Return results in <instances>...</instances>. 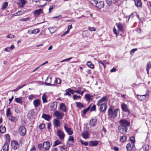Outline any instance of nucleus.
<instances>
[{
  "label": "nucleus",
  "mask_w": 151,
  "mask_h": 151,
  "mask_svg": "<svg viewBox=\"0 0 151 151\" xmlns=\"http://www.w3.org/2000/svg\"><path fill=\"white\" fill-rule=\"evenodd\" d=\"M118 108L115 109L113 111L111 106L109 107L108 111V114L109 118H114L117 116V114L119 111Z\"/></svg>",
  "instance_id": "1"
},
{
  "label": "nucleus",
  "mask_w": 151,
  "mask_h": 151,
  "mask_svg": "<svg viewBox=\"0 0 151 151\" xmlns=\"http://www.w3.org/2000/svg\"><path fill=\"white\" fill-rule=\"evenodd\" d=\"M120 124V126H125L127 127L130 125V123L127 120L123 119H121L119 122Z\"/></svg>",
  "instance_id": "2"
},
{
  "label": "nucleus",
  "mask_w": 151,
  "mask_h": 151,
  "mask_svg": "<svg viewBox=\"0 0 151 151\" xmlns=\"http://www.w3.org/2000/svg\"><path fill=\"white\" fill-rule=\"evenodd\" d=\"M118 129L120 133L124 134L127 132V127L125 126L120 125L118 127Z\"/></svg>",
  "instance_id": "3"
},
{
  "label": "nucleus",
  "mask_w": 151,
  "mask_h": 151,
  "mask_svg": "<svg viewBox=\"0 0 151 151\" xmlns=\"http://www.w3.org/2000/svg\"><path fill=\"white\" fill-rule=\"evenodd\" d=\"M54 114L59 119H62L64 116V114L61 112L57 111H55Z\"/></svg>",
  "instance_id": "4"
},
{
  "label": "nucleus",
  "mask_w": 151,
  "mask_h": 151,
  "mask_svg": "<svg viewBox=\"0 0 151 151\" xmlns=\"http://www.w3.org/2000/svg\"><path fill=\"white\" fill-rule=\"evenodd\" d=\"M57 136L60 140H63L64 138L65 134L63 131L60 129H58L57 131Z\"/></svg>",
  "instance_id": "5"
},
{
  "label": "nucleus",
  "mask_w": 151,
  "mask_h": 151,
  "mask_svg": "<svg viewBox=\"0 0 151 151\" xmlns=\"http://www.w3.org/2000/svg\"><path fill=\"white\" fill-rule=\"evenodd\" d=\"M19 131L20 134L22 136H24L26 134V129L24 126H20L19 128Z\"/></svg>",
  "instance_id": "6"
},
{
  "label": "nucleus",
  "mask_w": 151,
  "mask_h": 151,
  "mask_svg": "<svg viewBox=\"0 0 151 151\" xmlns=\"http://www.w3.org/2000/svg\"><path fill=\"white\" fill-rule=\"evenodd\" d=\"M64 127L66 132L69 135H71L73 134V131L70 128H68L66 124H64Z\"/></svg>",
  "instance_id": "7"
},
{
  "label": "nucleus",
  "mask_w": 151,
  "mask_h": 151,
  "mask_svg": "<svg viewBox=\"0 0 151 151\" xmlns=\"http://www.w3.org/2000/svg\"><path fill=\"white\" fill-rule=\"evenodd\" d=\"M11 145L12 148L14 150L17 149L19 147L18 142L16 141H12L11 142Z\"/></svg>",
  "instance_id": "8"
},
{
  "label": "nucleus",
  "mask_w": 151,
  "mask_h": 151,
  "mask_svg": "<svg viewBox=\"0 0 151 151\" xmlns=\"http://www.w3.org/2000/svg\"><path fill=\"white\" fill-rule=\"evenodd\" d=\"M121 108L123 111L127 112L129 114H130V110L128 109V106L126 104L124 103H122L121 105Z\"/></svg>",
  "instance_id": "9"
},
{
  "label": "nucleus",
  "mask_w": 151,
  "mask_h": 151,
  "mask_svg": "<svg viewBox=\"0 0 151 151\" xmlns=\"http://www.w3.org/2000/svg\"><path fill=\"white\" fill-rule=\"evenodd\" d=\"M97 119L96 118L91 119L89 123V125L91 127H95L96 124Z\"/></svg>",
  "instance_id": "10"
},
{
  "label": "nucleus",
  "mask_w": 151,
  "mask_h": 151,
  "mask_svg": "<svg viewBox=\"0 0 151 151\" xmlns=\"http://www.w3.org/2000/svg\"><path fill=\"white\" fill-rule=\"evenodd\" d=\"M95 6L98 9H100L104 7V3L102 1H100L99 2L98 1Z\"/></svg>",
  "instance_id": "11"
},
{
  "label": "nucleus",
  "mask_w": 151,
  "mask_h": 151,
  "mask_svg": "<svg viewBox=\"0 0 151 151\" xmlns=\"http://www.w3.org/2000/svg\"><path fill=\"white\" fill-rule=\"evenodd\" d=\"M99 144V142L97 140L90 141L88 144L90 146L95 147L96 146Z\"/></svg>",
  "instance_id": "12"
},
{
  "label": "nucleus",
  "mask_w": 151,
  "mask_h": 151,
  "mask_svg": "<svg viewBox=\"0 0 151 151\" xmlns=\"http://www.w3.org/2000/svg\"><path fill=\"white\" fill-rule=\"evenodd\" d=\"M40 100L39 99L35 100L33 102V104L35 107L36 108L39 106L40 105Z\"/></svg>",
  "instance_id": "13"
},
{
  "label": "nucleus",
  "mask_w": 151,
  "mask_h": 151,
  "mask_svg": "<svg viewBox=\"0 0 151 151\" xmlns=\"http://www.w3.org/2000/svg\"><path fill=\"white\" fill-rule=\"evenodd\" d=\"M57 102H54L51 104L50 107V110H55L57 108Z\"/></svg>",
  "instance_id": "14"
},
{
  "label": "nucleus",
  "mask_w": 151,
  "mask_h": 151,
  "mask_svg": "<svg viewBox=\"0 0 151 151\" xmlns=\"http://www.w3.org/2000/svg\"><path fill=\"white\" fill-rule=\"evenodd\" d=\"M107 106L106 103H104L101 104L100 106V109L101 111L104 112L105 111L106 109Z\"/></svg>",
  "instance_id": "15"
},
{
  "label": "nucleus",
  "mask_w": 151,
  "mask_h": 151,
  "mask_svg": "<svg viewBox=\"0 0 151 151\" xmlns=\"http://www.w3.org/2000/svg\"><path fill=\"white\" fill-rule=\"evenodd\" d=\"M116 25L119 31L121 32L123 31V26L121 23H117L116 24Z\"/></svg>",
  "instance_id": "16"
},
{
  "label": "nucleus",
  "mask_w": 151,
  "mask_h": 151,
  "mask_svg": "<svg viewBox=\"0 0 151 151\" xmlns=\"http://www.w3.org/2000/svg\"><path fill=\"white\" fill-rule=\"evenodd\" d=\"M60 109L62 111L66 112V106L65 104L63 103H61L60 105Z\"/></svg>",
  "instance_id": "17"
},
{
  "label": "nucleus",
  "mask_w": 151,
  "mask_h": 151,
  "mask_svg": "<svg viewBox=\"0 0 151 151\" xmlns=\"http://www.w3.org/2000/svg\"><path fill=\"white\" fill-rule=\"evenodd\" d=\"M134 2L135 5L137 7H141L142 3L140 0H135Z\"/></svg>",
  "instance_id": "18"
},
{
  "label": "nucleus",
  "mask_w": 151,
  "mask_h": 151,
  "mask_svg": "<svg viewBox=\"0 0 151 151\" xmlns=\"http://www.w3.org/2000/svg\"><path fill=\"white\" fill-rule=\"evenodd\" d=\"M2 149L4 151H8L9 149V145L7 142L4 143Z\"/></svg>",
  "instance_id": "19"
},
{
  "label": "nucleus",
  "mask_w": 151,
  "mask_h": 151,
  "mask_svg": "<svg viewBox=\"0 0 151 151\" xmlns=\"http://www.w3.org/2000/svg\"><path fill=\"white\" fill-rule=\"evenodd\" d=\"M42 12V10L41 9L37 10L34 12V14L36 16H37Z\"/></svg>",
  "instance_id": "20"
},
{
  "label": "nucleus",
  "mask_w": 151,
  "mask_h": 151,
  "mask_svg": "<svg viewBox=\"0 0 151 151\" xmlns=\"http://www.w3.org/2000/svg\"><path fill=\"white\" fill-rule=\"evenodd\" d=\"M53 124L55 126L57 127L60 126V121L57 119H55L54 120Z\"/></svg>",
  "instance_id": "21"
},
{
  "label": "nucleus",
  "mask_w": 151,
  "mask_h": 151,
  "mask_svg": "<svg viewBox=\"0 0 151 151\" xmlns=\"http://www.w3.org/2000/svg\"><path fill=\"white\" fill-rule=\"evenodd\" d=\"M89 133L87 131L83 132L82 134V137L85 139H87L88 137Z\"/></svg>",
  "instance_id": "22"
},
{
  "label": "nucleus",
  "mask_w": 151,
  "mask_h": 151,
  "mask_svg": "<svg viewBox=\"0 0 151 151\" xmlns=\"http://www.w3.org/2000/svg\"><path fill=\"white\" fill-rule=\"evenodd\" d=\"M42 99L43 102L44 103H46L47 101V96L46 95L45 93H44L43 94L42 96Z\"/></svg>",
  "instance_id": "23"
},
{
  "label": "nucleus",
  "mask_w": 151,
  "mask_h": 151,
  "mask_svg": "<svg viewBox=\"0 0 151 151\" xmlns=\"http://www.w3.org/2000/svg\"><path fill=\"white\" fill-rule=\"evenodd\" d=\"M14 48V45H12L10 47H7L5 48V50L7 52H9L11 50H12Z\"/></svg>",
  "instance_id": "24"
},
{
  "label": "nucleus",
  "mask_w": 151,
  "mask_h": 151,
  "mask_svg": "<svg viewBox=\"0 0 151 151\" xmlns=\"http://www.w3.org/2000/svg\"><path fill=\"white\" fill-rule=\"evenodd\" d=\"M15 101L16 102L20 104H22L23 102L22 98V97L15 98Z\"/></svg>",
  "instance_id": "25"
},
{
  "label": "nucleus",
  "mask_w": 151,
  "mask_h": 151,
  "mask_svg": "<svg viewBox=\"0 0 151 151\" xmlns=\"http://www.w3.org/2000/svg\"><path fill=\"white\" fill-rule=\"evenodd\" d=\"M6 129L4 126L1 125L0 126V133H4L5 132Z\"/></svg>",
  "instance_id": "26"
},
{
  "label": "nucleus",
  "mask_w": 151,
  "mask_h": 151,
  "mask_svg": "<svg viewBox=\"0 0 151 151\" xmlns=\"http://www.w3.org/2000/svg\"><path fill=\"white\" fill-rule=\"evenodd\" d=\"M86 65L89 67L91 69H93L94 68V65L90 61H88Z\"/></svg>",
  "instance_id": "27"
},
{
  "label": "nucleus",
  "mask_w": 151,
  "mask_h": 151,
  "mask_svg": "<svg viewBox=\"0 0 151 151\" xmlns=\"http://www.w3.org/2000/svg\"><path fill=\"white\" fill-rule=\"evenodd\" d=\"M151 68V65L150 61H149L147 65V69L146 70L147 73L148 74H149V70L150 68Z\"/></svg>",
  "instance_id": "28"
},
{
  "label": "nucleus",
  "mask_w": 151,
  "mask_h": 151,
  "mask_svg": "<svg viewBox=\"0 0 151 151\" xmlns=\"http://www.w3.org/2000/svg\"><path fill=\"white\" fill-rule=\"evenodd\" d=\"M127 139V137L125 135H123L121 136L120 138V141L122 142H125Z\"/></svg>",
  "instance_id": "29"
},
{
  "label": "nucleus",
  "mask_w": 151,
  "mask_h": 151,
  "mask_svg": "<svg viewBox=\"0 0 151 151\" xmlns=\"http://www.w3.org/2000/svg\"><path fill=\"white\" fill-rule=\"evenodd\" d=\"M27 85V84H24V85H22L21 86H19L16 89H15L14 90H13L12 91H14V92H15V91H18L19 90V89L22 88H23V87L24 86H26Z\"/></svg>",
  "instance_id": "30"
},
{
  "label": "nucleus",
  "mask_w": 151,
  "mask_h": 151,
  "mask_svg": "<svg viewBox=\"0 0 151 151\" xmlns=\"http://www.w3.org/2000/svg\"><path fill=\"white\" fill-rule=\"evenodd\" d=\"M31 32L30 33V34H36L39 32L40 30L38 29H33L32 31H31Z\"/></svg>",
  "instance_id": "31"
},
{
  "label": "nucleus",
  "mask_w": 151,
  "mask_h": 151,
  "mask_svg": "<svg viewBox=\"0 0 151 151\" xmlns=\"http://www.w3.org/2000/svg\"><path fill=\"white\" fill-rule=\"evenodd\" d=\"M107 99V97L106 96H104L102 97L99 100V103H101L105 101Z\"/></svg>",
  "instance_id": "32"
},
{
  "label": "nucleus",
  "mask_w": 151,
  "mask_h": 151,
  "mask_svg": "<svg viewBox=\"0 0 151 151\" xmlns=\"http://www.w3.org/2000/svg\"><path fill=\"white\" fill-rule=\"evenodd\" d=\"M92 96H91L88 94H86L85 95V97L86 99L87 100L89 101L91 99V97Z\"/></svg>",
  "instance_id": "33"
},
{
  "label": "nucleus",
  "mask_w": 151,
  "mask_h": 151,
  "mask_svg": "<svg viewBox=\"0 0 151 151\" xmlns=\"http://www.w3.org/2000/svg\"><path fill=\"white\" fill-rule=\"evenodd\" d=\"M6 115L7 117L11 115V112L9 108H8L6 111Z\"/></svg>",
  "instance_id": "34"
},
{
  "label": "nucleus",
  "mask_w": 151,
  "mask_h": 151,
  "mask_svg": "<svg viewBox=\"0 0 151 151\" xmlns=\"http://www.w3.org/2000/svg\"><path fill=\"white\" fill-rule=\"evenodd\" d=\"M143 150L145 151H148L149 148V146L148 145H144L143 147Z\"/></svg>",
  "instance_id": "35"
},
{
  "label": "nucleus",
  "mask_w": 151,
  "mask_h": 151,
  "mask_svg": "<svg viewBox=\"0 0 151 151\" xmlns=\"http://www.w3.org/2000/svg\"><path fill=\"white\" fill-rule=\"evenodd\" d=\"M76 103L77 106L80 108L83 107V105L81 102H76Z\"/></svg>",
  "instance_id": "36"
},
{
  "label": "nucleus",
  "mask_w": 151,
  "mask_h": 151,
  "mask_svg": "<svg viewBox=\"0 0 151 151\" xmlns=\"http://www.w3.org/2000/svg\"><path fill=\"white\" fill-rule=\"evenodd\" d=\"M34 113V110L33 109H31L29 111L28 113V116H29V115L32 116L33 115Z\"/></svg>",
  "instance_id": "37"
},
{
  "label": "nucleus",
  "mask_w": 151,
  "mask_h": 151,
  "mask_svg": "<svg viewBox=\"0 0 151 151\" xmlns=\"http://www.w3.org/2000/svg\"><path fill=\"white\" fill-rule=\"evenodd\" d=\"M138 97V99L140 101H142V100L143 99V98H142V97H144L145 98L146 97V95H137Z\"/></svg>",
  "instance_id": "38"
},
{
  "label": "nucleus",
  "mask_w": 151,
  "mask_h": 151,
  "mask_svg": "<svg viewBox=\"0 0 151 151\" xmlns=\"http://www.w3.org/2000/svg\"><path fill=\"white\" fill-rule=\"evenodd\" d=\"M8 3L6 2H4L3 4L2 9L3 10L6 9L8 6Z\"/></svg>",
  "instance_id": "39"
},
{
  "label": "nucleus",
  "mask_w": 151,
  "mask_h": 151,
  "mask_svg": "<svg viewBox=\"0 0 151 151\" xmlns=\"http://www.w3.org/2000/svg\"><path fill=\"white\" fill-rule=\"evenodd\" d=\"M131 145L130 143H129L127 144L126 146V148L128 151H130L131 150L130 147H131Z\"/></svg>",
  "instance_id": "40"
},
{
  "label": "nucleus",
  "mask_w": 151,
  "mask_h": 151,
  "mask_svg": "<svg viewBox=\"0 0 151 151\" xmlns=\"http://www.w3.org/2000/svg\"><path fill=\"white\" fill-rule=\"evenodd\" d=\"M59 147L61 149V151H66L67 147L65 146H59Z\"/></svg>",
  "instance_id": "41"
},
{
  "label": "nucleus",
  "mask_w": 151,
  "mask_h": 151,
  "mask_svg": "<svg viewBox=\"0 0 151 151\" xmlns=\"http://www.w3.org/2000/svg\"><path fill=\"white\" fill-rule=\"evenodd\" d=\"M43 148L45 149L47 148V141H46L44 142L43 144Z\"/></svg>",
  "instance_id": "42"
},
{
  "label": "nucleus",
  "mask_w": 151,
  "mask_h": 151,
  "mask_svg": "<svg viewBox=\"0 0 151 151\" xmlns=\"http://www.w3.org/2000/svg\"><path fill=\"white\" fill-rule=\"evenodd\" d=\"M61 142L59 140H57L54 142V144L53 145V146H56L61 144Z\"/></svg>",
  "instance_id": "43"
},
{
  "label": "nucleus",
  "mask_w": 151,
  "mask_h": 151,
  "mask_svg": "<svg viewBox=\"0 0 151 151\" xmlns=\"http://www.w3.org/2000/svg\"><path fill=\"white\" fill-rule=\"evenodd\" d=\"M54 83L59 84L61 83V81L59 78H57L55 80Z\"/></svg>",
  "instance_id": "44"
},
{
  "label": "nucleus",
  "mask_w": 151,
  "mask_h": 151,
  "mask_svg": "<svg viewBox=\"0 0 151 151\" xmlns=\"http://www.w3.org/2000/svg\"><path fill=\"white\" fill-rule=\"evenodd\" d=\"M80 142L83 145L85 146H87L89 144L87 142H85L82 140H81Z\"/></svg>",
  "instance_id": "45"
},
{
  "label": "nucleus",
  "mask_w": 151,
  "mask_h": 151,
  "mask_svg": "<svg viewBox=\"0 0 151 151\" xmlns=\"http://www.w3.org/2000/svg\"><path fill=\"white\" fill-rule=\"evenodd\" d=\"M45 125L43 123H41L39 125V128L40 129H42L45 128Z\"/></svg>",
  "instance_id": "46"
},
{
  "label": "nucleus",
  "mask_w": 151,
  "mask_h": 151,
  "mask_svg": "<svg viewBox=\"0 0 151 151\" xmlns=\"http://www.w3.org/2000/svg\"><path fill=\"white\" fill-rule=\"evenodd\" d=\"M106 1L108 6H110L112 4V0H106Z\"/></svg>",
  "instance_id": "47"
},
{
  "label": "nucleus",
  "mask_w": 151,
  "mask_h": 151,
  "mask_svg": "<svg viewBox=\"0 0 151 151\" xmlns=\"http://www.w3.org/2000/svg\"><path fill=\"white\" fill-rule=\"evenodd\" d=\"M47 63V61H46L45 63L42 64L40 66H39L37 67L33 71V72H34L35 71L37 70L38 69L40 66H41L42 65H43L45 64H46Z\"/></svg>",
  "instance_id": "48"
},
{
  "label": "nucleus",
  "mask_w": 151,
  "mask_h": 151,
  "mask_svg": "<svg viewBox=\"0 0 151 151\" xmlns=\"http://www.w3.org/2000/svg\"><path fill=\"white\" fill-rule=\"evenodd\" d=\"M15 119V118L12 116V115L9 116V121H10L11 122H13Z\"/></svg>",
  "instance_id": "49"
},
{
  "label": "nucleus",
  "mask_w": 151,
  "mask_h": 151,
  "mask_svg": "<svg viewBox=\"0 0 151 151\" xmlns=\"http://www.w3.org/2000/svg\"><path fill=\"white\" fill-rule=\"evenodd\" d=\"M96 106L95 105H93L91 108L90 110L91 111H95L96 110Z\"/></svg>",
  "instance_id": "50"
},
{
  "label": "nucleus",
  "mask_w": 151,
  "mask_h": 151,
  "mask_svg": "<svg viewBox=\"0 0 151 151\" xmlns=\"http://www.w3.org/2000/svg\"><path fill=\"white\" fill-rule=\"evenodd\" d=\"M73 98L74 100H76L78 99H79L81 98V96H78L76 95H74L73 96Z\"/></svg>",
  "instance_id": "51"
},
{
  "label": "nucleus",
  "mask_w": 151,
  "mask_h": 151,
  "mask_svg": "<svg viewBox=\"0 0 151 151\" xmlns=\"http://www.w3.org/2000/svg\"><path fill=\"white\" fill-rule=\"evenodd\" d=\"M98 1L96 0H92L91 1V3L93 5H95L97 3Z\"/></svg>",
  "instance_id": "52"
},
{
  "label": "nucleus",
  "mask_w": 151,
  "mask_h": 151,
  "mask_svg": "<svg viewBox=\"0 0 151 151\" xmlns=\"http://www.w3.org/2000/svg\"><path fill=\"white\" fill-rule=\"evenodd\" d=\"M130 141L132 143H134L135 142L134 137V136H132L130 138Z\"/></svg>",
  "instance_id": "53"
},
{
  "label": "nucleus",
  "mask_w": 151,
  "mask_h": 151,
  "mask_svg": "<svg viewBox=\"0 0 151 151\" xmlns=\"http://www.w3.org/2000/svg\"><path fill=\"white\" fill-rule=\"evenodd\" d=\"M38 148L40 150H42L43 149V144H39L38 145Z\"/></svg>",
  "instance_id": "54"
},
{
  "label": "nucleus",
  "mask_w": 151,
  "mask_h": 151,
  "mask_svg": "<svg viewBox=\"0 0 151 151\" xmlns=\"http://www.w3.org/2000/svg\"><path fill=\"white\" fill-rule=\"evenodd\" d=\"M74 140V139L73 137L72 136H70L69 137V139H68V141H70L72 142H73Z\"/></svg>",
  "instance_id": "55"
},
{
  "label": "nucleus",
  "mask_w": 151,
  "mask_h": 151,
  "mask_svg": "<svg viewBox=\"0 0 151 151\" xmlns=\"http://www.w3.org/2000/svg\"><path fill=\"white\" fill-rule=\"evenodd\" d=\"M14 110L17 113H19L20 112V110L17 107H15L14 108Z\"/></svg>",
  "instance_id": "56"
},
{
  "label": "nucleus",
  "mask_w": 151,
  "mask_h": 151,
  "mask_svg": "<svg viewBox=\"0 0 151 151\" xmlns=\"http://www.w3.org/2000/svg\"><path fill=\"white\" fill-rule=\"evenodd\" d=\"M6 37L9 38H12L14 37V35H12L11 34L9 35L6 36Z\"/></svg>",
  "instance_id": "57"
},
{
  "label": "nucleus",
  "mask_w": 151,
  "mask_h": 151,
  "mask_svg": "<svg viewBox=\"0 0 151 151\" xmlns=\"http://www.w3.org/2000/svg\"><path fill=\"white\" fill-rule=\"evenodd\" d=\"M30 19V18L29 17H27L26 18H22L21 20V21H29Z\"/></svg>",
  "instance_id": "58"
},
{
  "label": "nucleus",
  "mask_w": 151,
  "mask_h": 151,
  "mask_svg": "<svg viewBox=\"0 0 151 151\" xmlns=\"http://www.w3.org/2000/svg\"><path fill=\"white\" fill-rule=\"evenodd\" d=\"M83 36L87 37L88 36V32L86 31H84L83 33Z\"/></svg>",
  "instance_id": "59"
},
{
  "label": "nucleus",
  "mask_w": 151,
  "mask_h": 151,
  "mask_svg": "<svg viewBox=\"0 0 151 151\" xmlns=\"http://www.w3.org/2000/svg\"><path fill=\"white\" fill-rule=\"evenodd\" d=\"M42 118L47 120V115L46 114H43L42 116Z\"/></svg>",
  "instance_id": "60"
},
{
  "label": "nucleus",
  "mask_w": 151,
  "mask_h": 151,
  "mask_svg": "<svg viewBox=\"0 0 151 151\" xmlns=\"http://www.w3.org/2000/svg\"><path fill=\"white\" fill-rule=\"evenodd\" d=\"M67 90H68L69 92L71 93L72 94H73L74 93L75 91L71 89L70 88H68Z\"/></svg>",
  "instance_id": "61"
},
{
  "label": "nucleus",
  "mask_w": 151,
  "mask_h": 151,
  "mask_svg": "<svg viewBox=\"0 0 151 151\" xmlns=\"http://www.w3.org/2000/svg\"><path fill=\"white\" fill-rule=\"evenodd\" d=\"M88 29L90 31H95V29L94 27H89Z\"/></svg>",
  "instance_id": "62"
},
{
  "label": "nucleus",
  "mask_w": 151,
  "mask_h": 151,
  "mask_svg": "<svg viewBox=\"0 0 151 151\" xmlns=\"http://www.w3.org/2000/svg\"><path fill=\"white\" fill-rule=\"evenodd\" d=\"M137 48H135V49H133L132 50H131V51L130 52V53L131 54H132L134 53L135 51H137Z\"/></svg>",
  "instance_id": "63"
},
{
  "label": "nucleus",
  "mask_w": 151,
  "mask_h": 151,
  "mask_svg": "<svg viewBox=\"0 0 151 151\" xmlns=\"http://www.w3.org/2000/svg\"><path fill=\"white\" fill-rule=\"evenodd\" d=\"M34 96L32 94L29 96L28 97V99L29 100H30L34 98Z\"/></svg>",
  "instance_id": "64"
}]
</instances>
